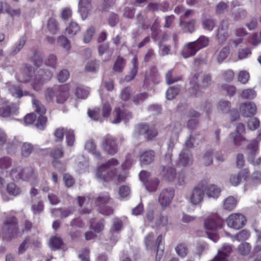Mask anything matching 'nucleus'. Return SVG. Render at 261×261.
<instances>
[{
    "label": "nucleus",
    "mask_w": 261,
    "mask_h": 261,
    "mask_svg": "<svg viewBox=\"0 0 261 261\" xmlns=\"http://www.w3.org/2000/svg\"><path fill=\"white\" fill-rule=\"evenodd\" d=\"M193 161L191 152L188 149H183L179 154V164L183 166L191 165Z\"/></svg>",
    "instance_id": "17"
},
{
    "label": "nucleus",
    "mask_w": 261,
    "mask_h": 261,
    "mask_svg": "<svg viewBox=\"0 0 261 261\" xmlns=\"http://www.w3.org/2000/svg\"><path fill=\"white\" fill-rule=\"evenodd\" d=\"M63 155V149L62 147H59L54 149L50 153L51 156L54 159L53 164L57 168L56 165V160L61 158Z\"/></svg>",
    "instance_id": "41"
},
{
    "label": "nucleus",
    "mask_w": 261,
    "mask_h": 261,
    "mask_svg": "<svg viewBox=\"0 0 261 261\" xmlns=\"http://www.w3.org/2000/svg\"><path fill=\"white\" fill-rule=\"evenodd\" d=\"M116 114V118L113 121V123H119L122 119L128 120L132 116L131 114L124 110H121L119 108H116L115 111Z\"/></svg>",
    "instance_id": "25"
},
{
    "label": "nucleus",
    "mask_w": 261,
    "mask_h": 261,
    "mask_svg": "<svg viewBox=\"0 0 261 261\" xmlns=\"http://www.w3.org/2000/svg\"><path fill=\"white\" fill-rule=\"evenodd\" d=\"M240 111L244 117H248L256 113V108L253 103L247 102L241 105Z\"/></svg>",
    "instance_id": "16"
},
{
    "label": "nucleus",
    "mask_w": 261,
    "mask_h": 261,
    "mask_svg": "<svg viewBox=\"0 0 261 261\" xmlns=\"http://www.w3.org/2000/svg\"><path fill=\"white\" fill-rule=\"evenodd\" d=\"M48 31L52 34H55L58 30V27L56 20L54 18L48 19L47 23Z\"/></svg>",
    "instance_id": "49"
},
{
    "label": "nucleus",
    "mask_w": 261,
    "mask_h": 261,
    "mask_svg": "<svg viewBox=\"0 0 261 261\" xmlns=\"http://www.w3.org/2000/svg\"><path fill=\"white\" fill-rule=\"evenodd\" d=\"M17 111L15 107H11L7 106H2L0 107V116L3 117H8L14 114Z\"/></svg>",
    "instance_id": "29"
},
{
    "label": "nucleus",
    "mask_w": 261,
    "mask_h": 261,
    "mask_svg": "<svg viewBox=\"0 0 261 261\" xmlns=\"http://www.w3.org/2000/svg\"><path fill=\"white\" fill-rule=\"evenodd\" d=\"M23 230L19 229L16 219L14 217L7 216L2 227V233L8 235L10 237H15L21 236Z\"/></svg>",
    "instance_id": "3"
},
{
    "label": "nucleus",
    "mask_w": 261,
    "mask_h": 261,
    "mask_svg": "<svg viewBox=\"0 0 261 261\" xmlns=\"http://www.w3.org/2000/svg\"><path fill=\"white\" fill-rule=\"evenodd\" d=\"M215 25V22L212 18L210 16H203L202 20V27L205 30L211 31Z\"/></svg>",
    "instance_id": "32"
},
{
    "label": "nucleus",
    "mask_w": 261,
    "mask_h": 261,
    "mask_svg": "<svg viewBox=\"0 0 261 261\" xmlns=\"http://www.w3.org/2000/svg\"><path fill=\"white\" fill-rule=\"evenodd\" d=\"M204 190L201 185L195 187L189 195L190 202L193 205H198L203 200Z\"/></svg>",
    "instance_id": "11"
},
{
    "label": "nucleus",
    "mask_w": 261,
    "mask_h": 261,
    "mask_svg": "<svg viewBox=\"0 0 261 261\" xmlns=\"http://www.w3.org/2000/svg\"><path fill=\"white\" fill-rule=\"evenodd\" d=\"M9 91L12 96L18 98H20L23 96H26L28 95L27 92H22L19 87H16L14 86H11L9 88Z\"/></svg>",
    "instance_id": "43"
},
{
    "label": "nucleus",
    "mask_w": 261,
    "mask_h": 261,
    "mask_svg": "<svg viewBox=\"0 0 261 261\" xmlns=\"http://www.w3.org/2000/svg\"><path fill=\"white\" fill-rule=\"evenodd\" d=\"M206 195L208 198H217L220 195L221 190L217 186L210 185L207 186L204 189Z\"/></svg>",
    "instance_id": "22"
},
{
    "label": "nucleus",
    "mask_w": 261,
    "mask_h": 261,
    "mask_svg": "<svg viewBox=\"0 0 261 261\" xmlns=\"http://www.w3.org/2000/svg\"><path fill=\"white\" fill-rule=\"evenodd\" d=\"M177 138L172 137L167 142L168 151L166 154L165 159L167 160V163H171L172 158V151L174 147V145L177 142Z\"/></svg>",
    "instance_id": "30"
},
{
    "label": "nucleus",
    "mask_w": 261,
    "mask_h": 261,
    "mask_svg": "<svg viewBox=\"0 0 261 261\" xmlns=\"http://www.w3.org/2000/svg\"><path fill=\"white\" fill-rule=\"evenodd\" d=\"M230 103L228 101L221 100L219 101L218 109L223 113H227L230 108Z\"/></svg>",
    "instance_id": "55"
},
{
    "label": "nucleus",
    "mask_w": 261,
    "mask_h": 261,
    "mask_svg": "<svg viewBox=\"0 0 261 261\" xmlns=\"http://www.w3.org/2000/svg\"><path fill=\"white\" fill-rule=\"evenodd\" d=\"M99 68V65L96 61H90L88 62L86 66L85 70L88 72H96Z\"/></svg>",
    "instance_id": "60"
},
{
    "label": "nucleus",
    "mask_w": 261,
    "mask_h": 261,
    "mask_svg": "<svg viewBox=\"0 0 261 261\" xmlns=\"http://www.w3.org/2000/svg\"><path fill=\"white\" fill-rule=\"evenodd\" d=\"M9 175L13 178H20L24 180L29 181L32 184H33L36 180L34 170L31 167L24 168L22 170L18 168H13L11 170Z\"/></svg>",
    "instance_id": "5"
},
{
    "label": "nucleus",
    "mask_w": 261,
    "mask_h": 261,
    "mask_svg": "<svg viewBox=\"0 0 261 261\" xmlns=\"http://www.w3.org/2000/svg\"><path fill=\"white\" fill-rule=\"evenodd\" d=\"M103 102V108L102 111V114L100 113V110L98 108H95L92 110L89 111L88 112L89 116L94 120H98L101 119V116L104 118L108 117L111 112V108L109 103L104 101V99L102 98Z\"/></svg>",
    "instance_id": "9"
},
{
    "label": "nucleus",
    "mask_w": 261,
    "mask_h": 261,
    "mask_svg": "<svg viewBox=\"0 0 261 261\" xmlns=\"http://www.w3.org/2000/svg\"><path fill=\"white\" fill-rule=\"evenodd\" d=\"M201 136L191 135L189 140L186 142V146L188 148H191L195 144H198Z\"/></svg>",
    "instance_id": "51"
},
{
    "label": "nucleus",
    "mask_w": 261,
    "mask_h": 261,
    "mask_svg": "<svg viewBox=\"0 0 261 261\" xmlns=\"http://www.w3.org/2000/svg\"><path fill=\"white\" fill-rule=\"evenodd\" d=\"M197 51L195 43L191 42L184 46L181 54L184 58H187L195 55Z\"/></svg>",
    "instance_id": "21"
},
{
    "label": "nucleus",
    "mask_w": 261,
    "mask_h": 261,
    "mask_svg": "<svg viewBox=\"0 0 261 261\" xmlns=\"http://www.w3.org/2000/svg\"><path fill=\"white\" fill-rule=\"evenodd\" d=\"M162 174L164 178L169 181L174 180L177 176L175 169L169 166L163 167Z\"/></svg>",
    "instance_id": "24"
},
{
    "label": "nucleus",
    "mask_w": 261,
    "mask_h": 261,
    "mask_svg": "<svg viewBox=\"0 0 261 261\" xmlns=\"http://www.w3.org/2000/svg\"><path fill=\"white\" fill-rule=\"evenodd\" d=\"M18 147H21V155L25 157L28 156L33 150V146L30 143L16 141L9 145L8 151L9 153L14 152Z\"/></svg>",
    "instance_id": "8"
},
{
    "label": "nucleus",
    "mask_w": 261,
    "mask_h": 261,
    "mask_svg": "<svg viewBox=\"0 0 261 261\" xmlns=\"http://www.w3.org/2000/svg\"><path fill=\"white\" fill-rule=\"evenodd\" d=\"M85 149L94 155L97 158H99L100 156V152L96 150V145L91 140L87 142L85 146Z\"/></svg>",
    "instance_id": "36"
},
{
    "label": "nucleus",
    "mask_w": 261,
    "mask_h": 261,
    "mask_svg": "<svg viewBox=\"0 0 261 261\" xmlns=\"http://www.w3.org/2000/svg\"><path fill=\"white\" fill-rule=\"evenodd\" d=\"M12 165V161L10 158L7 156H4L0 158V169L2 172L6 171L8 175H9L10 172L7 171V170L11 167Z\"/></svg>",
    "instance_id": "33"
},
{
    "label": "nucleus",
    "mask_w": 261,
    "mask_h": 261,
    "mask_svg": "<svg viewBox=\"0 0 261 261\" xmlns=\"http://www.w3.org/2000/svg\"><path fill=\"white\" fill-rule=\"evenodd\" d=\"M110 200L108 194L100 196L97 198V203L99 205V211L104 215H110L113 212V209L109 206L106 205Z\"/></svg>",
    "instance_id": "13"
},
{
    "label": "nucleus",
    "mask_w": 261,
    "mask_h": 261,
    "mask_svg": "<svg viewBox=\"0 0 261 261\" xmlns=\"http://www.w3.org/2000/svg\"><path fill=\"white\" fill-rule=\"evenodd\" d=\"M229 54V48L228 47L223 48L219 53L217 60V61L221 63L223 62L228 57Z\"/></svg>",
    "instance_id": "50"
},
{
    "label": "nucleus",
    "mask_w": 261,
    "mask_h": 261,
    "mask_svg": "<svg viewBox=\"0 0 261 261\" xmlns=\"http://www.w3.org/2000/svg\"><path fill=\"white\" fill-rule=\"evenodd\" d=\"M249 73L245 70L241 71L238 74V80L242 84H246L249 79Z\"/></svg>",
    "instance_id": "61"
},
{
    "label": "nucleus",
    "mask_w": 261,
    "mask_h": 261,
    "mask_svg": "<svg viewBox=\"0 0 261 261\" xmlns=\"http://www.w3.org/2000/svg\"><path fill=\"white\" fill-rule=\"evenodd\" d=\"M174 191L173 189H166L162 190L159 197V202L163 208L168 206L174 197Z\"/></svg>",
    "instance_id": "12"
},
{
    "label": "nucleus",
    "mask_w": 261,
    "mask_h": 261,
    "mask_svg": "<svg viewBox=\"0 0 261 261\" xmlns=\"http://www.w3.org/2000/svg\"><path fill=\"white\" fill-rule=\"evenodd\" d=\"M73 212V210L72 208H68L64 210H53L51 212L53 215L58 216L60 214V216L61 218H65L68 216L69 215L72 214Z\"/></svg>",
    "instance_id": "44"
},
{
    "label": "nucleus",
    "mask_w": 261,
    "mask_h": 261,
    "mask_svg": "<svg viewBox=\"0 0 261 261\" xmlns=\"http://www.w3.org/2000/svg\"><path fill=\"white\" fill-rule=\"evenodd\" d=\"M51 76L52 73L50 72H49L47 75V78L44 76L42 77L40 75H36L31 81V84L33 89L36 91L39 90L43 85L44 80L50 78Z\"/></svg>",
    "instance_id": "23"
},
{
    "label": "nucleus",
    "mask_w": 261,
    "mask_h": 261,
    "mask_svg": "<svg viewBox=\"0 0 261 261\" xmlns=\"http://www.w3.org/2000/svg\"><path fill=\"white\" fill-rule=\"evenodd\" d=\"M149 126L146 124H140L138 125L134 132V136L137 137L140 135H145L146 136L147 133L148 131Z\"/></svg>",
    "instance_id": "37"
},
{
    "label": "nucleus",
    "mask_w": 261,
    "mask_h": 261,
    "mask_svg": "<svg viewBox=\"0 0 261 261\" xmlns=\"http://www.w3.org/2000/svg\"><path fill=\"white\" fill-rule=\"evenodd\" d=\"M68 129L59 127L57 128L54 132V139L56 142H61L63 141L64 135H66V130Z\"/></svg>",
    "instance_id": "40"
},
{
    "label": "nucleus",
    "mask_w": 261,
    "mask_h": 261,
    "mask_svg": "<svg viewBox=\"0 0 261 261\" xmlns=\"http://www.w3.org/2000/svg\"><path fill=\"white\" fill-rule=\"evenodd\" d=\"M250 236V233L247 230L244 229L241 231L239 233H238L236 236L232 237V240L234 241L235 240H238L239 241L246 240L248 239Z\"/></svg>",
    "instance_id": "56"
},
{
    "label": "nucleus",
    "mask_w": 261,
    "mask_h": 261,
    "mask_svg": "<svg viewBox=\"0 0 261 261\" xmlns=\"http://www.w3.org/2000/svg\"><path fill=\"white\" fill-rule=\"evenodd\" d=\"M245 129L244 125L242 123L238 124L235 134H231L230 138L233 139L234 143L236 145H240V142H244L245 139L243 137V134L245 133Z\"/></svg>",
    "instance_id": "19"
},
{
    "label": "nucleus",
    "mask_w": 261,
    "mask_h": 261,
    "mask_svg": "<svg viewBox=\"0 0 261 261\" xmlns=\"http://www.w3.org/2000/svg\"><path fill=\"white\" fill-rule=\"evenodd\" d=\"M179 24L184 31L186 32H192L194 30L195 21L194 20L191 21L185 24L181 19L180 20Z\"/></svg>",
    "instance_id": "53"
},
{
    "label": "nucleus",
    "mask_w": 261,
    "mask_h": 261,
    "mask_svg": "<svg viewBox=\"0 0 261 261\" xmlns=\"http://www.w3.org/2000/svg\"><path fill=\"white\" fill-rule=\"evenodd\" d=\"M75 94L77 98L85 99L89 95V91L85 88L77 87Z\"/></svg>",
    "instance_id": "52"
},
{
    "label": "nucleus",
    "mask_w": 261,
    "mask_h": 261,
    "mask_svg": "<svg viewBox=\"0 0 261 261\" xmlns=\"http://www.w3.org/2000/svg\"><path fill=\"white\" fill-rule=\"evenodd\" d=\"M222 221L220 217L215 214L206 219L204 222V227L206 233L208 238L214 242L219 240V236L217 234V228L220 226Z\"/></svg>",
    "instance_id": "2"
},
{
    "label": "nucleus",
    "mask_w": 261,
    "mask_h": 261,
    "mask_svg": "<svg viewBox=\"0 0 261 261\" xmlns=\"http://www.w3.org/2000/svg\"><path fill=\"white\" fill-rule=\"evenodd\" d=\"M251 246L247 243H244L240 244L238 248L240 253L243 255H247L250 251Z\"/></svg>",
    "instance_id": "58"
},
{
    "label": "nucleus",
    "mask_w": 261,
    "mask_h": 261,
    "mask_svg": "<svg viewBox=\"0 0 261 261\" xmlns=\"http://www.w3.org/2000/svg\"><path fill=\"white\" fill-rule=\"evenodd\" d=\"M124 60L120 57L117 58L114 65V70L116 72H121L122 71L125 65Z\"/></svg>",
    "instance_id": "57"
},
{
    "label": "nucleus",
    "mask_w": 261,
    "mask_h": 261,
    "mask_svg": "<svg viewBox=\"0 0 261 261\" xmlns=\"http://www.w3.org/2000/svg\"><path fill=\"white\" fill-rule=\"evenodd\" d=\"M132 63L133 64V68L132 69L129 74L126 76L125 80L126 82H129L133 80L138 72V63L136 57H134L132 59Z\"/></svg>",
    "instance_id": "31"
},
{
    "label": "nucleus",
    "mask_w": 261,
    "mask_h": 261,
    "mask_svg": "<svg viewBox=\"0 0 261 261\" xmlns=\"http://www.w3.org/2000/svg\"><path fill=\"white\" fill-rule=\"evenodd\" d=\"M55 94L56 96V101L59 103L64 102L69 96V93L65 86L57 87L54 89H47L45 92L47 101H51Z\"/></svg>",
    "instance_id": "4"
},
{
    "label": "nucleus",
    "mask_w": 261,
    "mask_h": 261,
    "mask_svg": "<svg viewBox=\"0 0 261 261\" xmlns=\"http://www.w3.org/2000/svg\"><path fill=\"white\" fill-rule=\"evenodd\" d=\"M144 243L147 250H154L156 248L154 236L152 233H148L144 238Z\"/></svg>",
    "instance_id": "26"
},
{
    "label": "nucleus",
    "mask_w": 261,
    "mask_h": 261,
    "mask_svg": "<svg viewBox=\"0 0 261 261\" xmlns=\"http://www.w3.org/2000/svg\"><path fill=\"white\" fill-rule=\"evenodd\" d=\"M94 33L95 30L93 27H91L88 28L84 34V41L85 43H89L93 37Z\"/></svg>",
    "instance_id": "59"
},
{
    "label": "nucleus",
    "mask_w": 261,
    "mask_h": 261,
    "mask_svg": "<svg viewBox=\"0 0 261 261\" xmlns=\"http://www.w3.org/2000/svg\"><path fill=\"white\" fill-rule=\"evenodd\" d=\"M66 143L68 146H73L74 145L75 139V135L73 130L70 129L66 130L65 135Z\"/></svg>",
    "instance_id": "42"
},
{
    "label": "nucleus",
    "mask_w": 261,
    "mask_h": 261,
    "mask_svg": "<svg viewBox=\"0 0 261 261\" xmlns=\"http://www.w3.org/2000/svg\"><path fill=\"white\" fill-rule=\"evenodd\" d=\"M238 200L233 196H228L223 201V208L227 211H231L236 206Z\"/></svg>",
    "instance_id": "28"
},
{
    "label": "nucleus",
    "mask_w": 261,
    "mask_h": 261,
    "mask_svg": "<svg viewBox=\"0 0 261 261\" xmlns=\"http://www.w3.org/2000/svg\"><path fill=\"white\" fill-rule=\"evenodd\" d=\"M259 125V121L258 119L255 117L250 119L248 122V126L251 130L256 129Z\"/></svg>",
    "instance_id": "64"
},
{
    "label": "nucleus",
    "mask_w": 261,
    "mask_h": 261,
    "mask_svg": "<svg viewBox=\"0 0 261 261\" xmlns=\"http://www.w3.org/2000/svg\"><path fill=\"white\" fill-rule=\"evenodd\" d=\"M118 164L117 159L112 158L106 164L99 166L95 172L97 179L100 181H109L116 176L118 182L124 181L126 178L125 175H117L116 166L118 165Z\"/></svg>",
    "instance_id": "1"
},
{
    "label": "nucleus",
    "mask_w": 261,
    "mask_h": 261,
    "mask_svg": "<svg viewBox=\"0 0 261 261\" xmlns=\"http://www.w3.org/2000/svg\"><path fill=\"white\" fill-rule=\"evenodd\" d=\"M33 103L35 107L36 111L40 114L36 124V127L39 129H43L47 121L46 118L43 116L46 112L45 108L38 101L34 99H33Z\"/></svg>",
    "instance_id": "10"
},
{
    "label": "nucleus",
    "mask_w": 261,
    "mask_h": 261,
    "mask_svg": "<svg viewBox=\"0 0 261 261\" xmlns=\"http://www.w3.org/2000/svg\"><path fill=\"white\" fill-rule=\"evenodd\" d=\"M169 130L171 132L173 138L178 137V135L181 130V125L179 122H175L170 124Z\"/></svg>",
    "instance_id": "38"
},
{
    "label": "nucleus",
    "mask_w": 261,
    "mask_h": 261,
    "mask_svg": "<svg viewBox=\"0 0 261 261\" xmlns=\"http://www.w3.org/2000/svg\"><path fill=\"white\" fill-rule=\"evenodd\" d=\"M226 224L231 228L238 230L242 228L246 222L245 217L239 213H233L227 218Z\"/></svg>",
    "instance_id": "6"
},
{
    "label": "nucleus",
    "mask_w": 261,
    "mask_h": 261,
    "mask_svg": "<svg viewBox=\"0 0 261 261\" xmlns=\"http://www.w3.org/2000/svg\"><path fill=\"white\" fill-rule=\"evenodd\" d=\"M78 202L80 206L84 207L85 210H83L85 213H89L90 207L91 204V200L88 197H79Z\"/></svg>",
    "instance_id": "34"
},
{
    "label": "nucleus",
    "mask_w": 261,
    "mask_h": 261,
    "mask_svg": "<svg viewBox=\"0 0 261 261\" xmlns=\"http://www.w3.org/2000/svg\"><path fill=\"white\" fill-rule=\"evenodd\" d=\"M229 34L228 22L226 21H221L217 31V38L219 42L220 43L224 42L228 38Z\"/></svg>",
    "instance_id": "14"
},
{
    "label": "nucleus",
    "mask_w": 261,
    "mask_h": 261,
    "mask_svg": "<svg viewBox=\"0 0 261 261\" xmlns=\"http://www.w3.org/2000/svg\"><path fill=\"white\" fill-rule=\"evenodd\" d=\"M91 8V0H80L79 11L83 19L88 16Z\"/></svg>",
    "instance_id": "18"
},
{
    "label": "nucleus",
    "mask_w": 261,
    "mask_h": 261,
    "mask_svg": "<svg viewBox=\"0 0 261 261\" xmlns=\"http://www.w3.org/2000/svg\"><path fill=\"white\" fill-rule=\"evenodd\" d=\"M195 43L196 48L198 50L200 49L206 47L209 42V39L207 37L205 36L200 37L196 41H194Z\"/></svg>",
    "instance_id": "45"
},
{
    "label": "nucleus",
    "mask_w": 261,
    "mask_h": 261,
    "mask_svg": "<svg viewBox=\"0 0 261 261\" xmlns=\"http://www.w3.org/2000/svg\"><path fill=\"white\" fill-rule=\"evenodd\" d=\"M248 170L247 169H244L241 170L238 174H234L230 175L229 181L233 186H237L244 180L247 179L248 176Z\"/></svg>",
    "instance_id": "15"
},
{
    "label": "nucleus",
    "mask_w": 261,
    "mask_h": 261,
    "mask_svg": "<svg viewBox=\"0 0 261 261\" xmlns=\"http://www.w3.org/2000/svg\"><path fill=\"white\" fill-rule=\"evenodd\" d=\"M154 153L152 150H144L140 152V161L142 165L151 163L154 159Z\"/></svg>",
    "instance_id": "20"
},
{
    "label": "nucleus",
    "mask_w": 261,
    "mask_h": 261,
    "mask_svg": "<svg viewBox=\"0 0 261 261\" xmlns=\"http://www.w3.org/2000/svg\"><path fill=\"white\" fill-rule=\"evenodd\" d=\"M94 220H91L90 222V227L91 228L93 229L96 232H100L102 231L105 226V223L102 220H100L95 223L94 225Z\"/></svg>",
    "instance_id": "46"
},
{
    "label": "nucleus",
    "mask_w": 261,
    "mask_h": 261,
    "mask_svg": "<svg viewBox=\"0 0 261 261\" xmlns=\"http://www.w3.org/2000/svg\"><path fill=\"white\" fill-rule=\"evenodd\" d=\"M159 184V180L154 178L153 179H149L145 184V186L148 191L154 192L157 190Z\"/></svg>",
    "instance_id": "39"
},
{
    "label": "nucleus",
    "mask_w": 261,
    "mask_h": 261,
    "mask_svg": "<svg viewBox=\"0 0 261 261\" xmlns=\"http://www.w3.org/2000/svg\"><path fill=\"white\" fill-rule=\"evenodd\" d=\"M180 89L178 87H171L166 92V97L168 100L174 99L178 94Z\"/></svg>",
    "instance_id": "48"
},
{
    "label": "nucleus",
    "mask_w": 261,
    "mask_h": 261,
    "mask_svg": "<svg viewBox=\"0 0 261 261\" xmlns=\"http://www.w3.org/2000/svg\"><path fill=\"white\" fill-rule=\"evenodd\" d=\"M100 146L104 151L110 155L115 154L118 151L115 139L110 135H107L102 138Z\"/></svg>",
    "instance_id": "7"
},
{
    "label": "nucleus",
    "mask_w": 261,
    "mask_h": 261,
    "mask_svg": "<svg viewBox=\"0 0 261 261\" xmlns=\"http://www.w3.org/2000/svg\"><path fill=\"white\" fill-rule=\"evenodd\" d=\"M8 192L12 195L16 196L20 194V189L14 183H9L7 186Z\"/></svg>",
    "instance_id": "54"
},
{
    "label": "nucleus",
    "mask_w": 261,
    "mask_h": 261,
    "mask_svg": "<svg viewBox=\"0 0 261 261\" xmlns=\"http://www.w3.org/2000/svg\"><path fill=\"white\" fill-rule=\"evenodd\" d=\"M49 244L50 248L52 250H55L61 246L62 241L59 238L54 237L50 238Z\"/></svg>",
    "instance_id": "47"
},
{
    "label": "nucleus",
    "mask_w": 261,
    "mask_h": 261,
    "mask_svg": "<svg viewBox=\"0 0 261 261\" xmlns=\"http://www.w3.org/2000/svg\"><path fill=\"white\" fill-rule=\"evenodd\" d=\"M122 227V222L118 218L114 219L113 221V225L112 226V230L114 232H119Z\"/></svg>",
    "instance_id": "62"
},
{
    "label": "nucleus",
    "mask_w": 261,
    "mask_h": 261,
    "mask_svg": "<svg viewBox=\"0 0 261 261\" xmlns=\"http://www.w3.org/2000/svg\"><path fill=\"white\" fill-rule=\"evenodd\" d=\"M175 250L177 254L181 257H185L187 254V249L183 244L178 245L175 248Z\"/></svg>",
    "instance_id": "63"
},
{
    "label": "nucleus",
    "mask_w": 261,
    "mask_h": 261,
    "mask_svg": "<svg viewBox=\"0 0 261 261\" xmlns=\"http://www.w3.org/2000/svg\"><path fill=\"white\" fill-rule=\"evenodd\" d=\"M189 117L192 118L188 122V126L191 129H194L196 126L198 121L196 118L199 116V114L197 112L192 110L189 112Z\"/></svg>",
    "instance_id": "35"
},
{
    "label": "nucleus",
    "mask_w": 261,
    "mask_h": 261,
    "mask_svg": "<svg viewBox=\"0 0 261 261\" xmlns=\"http://www.w3.org/2000/svg\"><path fill=\"white\" fill-rule=\"evenodd\" d=\"M80 31V27L79 25L76 22L71 21L66 28L65 33L68 36L72 37Z\"/></svg>",
    "instance_id": "27"
}]
</instances>
